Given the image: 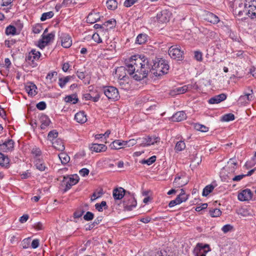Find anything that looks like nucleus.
<instances>
[{"label":"nucleus","instance_id":"obj_1","mask_svg":"<svg viewBox=\"0 0 256 256\" xmlns=\"http://www.w3.org/2000/svg\"><path fill=\"white\" fill-rule=\"evenodd\" d=\"M152 62L144 56H134L130 58V64L128 66L130 74H134L133 78L136 80H140L146 78L152 72L156 76L167 74L169 66L164 60L162 58Z\"/></svg>","mask_w":256,"mask_h":256},{"label":"nucleus","instance_id":"obj_2","mask_svg":"<svg viewBox=\"0 0 256 256\" xmlns=\"http://www.w3.org/2000/svg\"><path fill=\"white\" fill-rule=\"evenodd\" d=\"M102 92L108 100H116L120 98L118 89L112 86H104L102 87Z\"/></svg>","mask_w":256,"mask_h":256},{"label":"nucleus","instance_id":"obj_3","mask_svg":"<svg viewBox=\"0 0 256 256\" xmlns=\"http://www.w3.org/2000/svg\"><path fill=\"white\" fill-rule=\"evenodd\" d=\"M136 201L133 195L128 192V195H126L123 200V206L125 210L130 211L136 206Z\"/></svg>","mask_w":256,"mask_h":256},{"label":"nucleus","instance_id":"obj_4","mask_svg":"<svg viewBox=\"0 0 256 256\" xmlns=\"http://www.w3.org/2000/svg\"><path fill=\"white\" fill-rule=\"evenodd\" d=\"M168 54L171 58L180 60L183 58L184 52L181 50L180 46H172L168 50Z\"/></svg>","mask_w":256,"mask_h":256},{"label":"nucleus","instance_id":"obj_5","mask_svg":"<svg viewBox=\"0 0 256 256\" xmlns=\"http://www.w3.org/2000/svg\"><path fill=\"white\" fill-rule=\"evenodd\" d=\"M210 250L208 244L198 243L194 248L193 252L194 256H206L207 252Z\"/></svg>","mask_w":256,"mask_h":256},{"label":"nucleus","instance_id":"obj_6","mask_svg":"<svg viewBox=\"0 0 256 256\" xmlns=\"http://www.w3.org/2000/svg\"><path fill=\"white\" fill-rule=\"evenodd\" d=\"M79 178L76 174L72 175L70 176H64L62 182L66 185L65 191L70 190L72 186L76 184Z\"/></svg>","mask_w":256,"mask_h":256},{"label":"nucleus","instance_id":"obj_7","mask_svg":"<svg viewBox=\"0 0 256 256\" xmlns=\"http://www.w3.org/2000/svg\"><path fill=\"white\" fill-rule=\"evenodd\" d=\"M48 32V29L46 28L42 35V38L38 41V46L40 48H44L46 45H47L50 42L54 39V34L53 32H51L48 34H46V33Z\"/></svg>","mask_w":256,"mask_h":256},{"label":"nucleus","instance_id":"obj_8","mask_svg":"<svg viewBox=\"0 0 256 256\" xmlns=\"http://www.w3.org/2000/svg\"><path fill=\"white\" fill-rule=\"evenodd\" d=\"M130 64V60H129L128 62L126 64V67L124 66H120L119 68H118L116 70V74L118 78L120 80H126L128 79V77L126 76V71H127V72L132 76V78H134L133 76L135 74V73H134V74H130L128 70V66Z\"/></svg>","mask_w":256,"mask_h":256},{"label":"nucleus","instance_id":"obj_9","mask_svg":"<svg viewBox=\"0 0 256 256\" xmlns=\"http://www.w3.org/2000/svg\"><path fill=\"white\" fill-rule=\"evenodd\" d=\"M172 14L167 10H164L158 13L156 20L160 23H166L169 22Z\"/></svg>","mask_w":256,"mask_h":256},{"label":"nucleus","instance_id":"obj_10","mask_svg":"<svg viewBox=\"0 0 256 256\" xmlns=\"http://www.w3.org/2000/svg\"><path fill=\"white\" fill-rule=\"evenodd\" d=\"M14 148V142L12 139H8L4 142H0V150L4 152H11Z\"/></svg>","mask_w":256,"mask_h":256},{"label":"nucleus","instance_id":"obj_11","mask_svg":"<svg viewBox=\"0 0 256 256\" xmlns=\"http://www.w3.org/2000/svg\"><path fill=\"white\" fill-rule=\"evenodd\" d=\"M41 54L40 52L32 49L26 56V60L29 64L30 62L34 63V61L38 60L40 58Z\"/></svg>","mask_w":256,"mask_h":256},{"label":"nucleus","instance_id":"obj_12","mask_svg":"<svg viewBox=\"0 0 256 256\" xmlns=\"http://www.w3.org/2000/svg\"><path fill=\"white\" fill-rule=\"evenodd\" d=\"M160 138H156V140H152V137L147 136L146 138H138V142H140V144L142 146H150L151 144H154V143L157 142L160 140Z\"/></svg>","mask_w":256,"mask_h":256},{"label":"nucleus","instance_id":"obj_13","mask_svg":"<svg viewBox=\"0 0 256 256\" xmlns=\"http://www.w3.org/2000/svg\"><path fill=\"white\" fill-rule=\"evenodd\" d=\"M62 46L64 48H68L72 44L70 36L67 34L62 33L60 35Z\"/></svg>","mask_w":256,"mask_h":256},{"label":"nucleus","instance_id":"obj_14","mask_svg":"<svg viewBox=\"0 0 256 256\" xmlns=\"http://www.w3.org/2000/svg\"><path fill=\"white\" fill-rule=\"evenodd\" d=\"M252 193L250 189L243 190L239 193L238 196V200L240 201L249 200L252 198Z\"/></svg>","mask_w":256,"mask_h":256},{"label":"nucleus","instance_id":"obj_15","mask_svg":"<svg viewBox=\"0 0 256 256\" xmlns=\"http://www.w3.org/2000/svg\"><path fill=\"white\" fill-rule=\"evenodd\" d=\"M128 192H126L122 188H114L113 190V196L115 200H121L124 198L126 195H128Z\"/></svg>","mask_w":256,"mask_h":256},{"label":"nucleus","instance_id":"obj_16","mask_svg":"<svg viewBox=\"0 0 256 256\" xmlns=\"http://www.w3.org/2000/svg\"><path fill=\"white\" fill-rule=\"evenodd\" d=\"M25 90L28 92V96H36L38 92L36 91L37 87L34 83L27 82L25 86Z\"/></svg>","mask_w":256,"mask_h":256},{"label":"nucleus","instance_id":"obj_17","mask_svg":"<svg viewBox=\"0 0 256 256\" xmlns=\"http://www.w3.org/2000/svg\"><path fill=\"white\" fill-rule=\"evenodd\" d=\"M204 20L213 24H216L220 22V19L217 16L209 12H206Z\"/></svg>","mask_w":256,"mask_h":256},{"label":"nucleus","instance_id":"obj_18","mask_svg":"<svg viewBox=\"0 0 256 256\" xmlns=\"http://www.w3.org/2000/svg\"><path fill=\"white\" fill-rule=\"evenodd\" d=\"M248 6H246V15L252 18H256V5L251 4H248Z\"/></svg>","mask_w":256,"mask_h":256},{"label":"nucleus","instance_id":"obj_19","mask_svg":"<svg viewBox=\"0 0 256 256\" xmlns=\"http://www.w3.org/2000/svg\"><path fill=\"white\" fill-rule=\"evenodd\" d=\"M226 97L227 96L225 94H221L211 98L208 100V102L210 104H218L224 100L226 98Z\"/></svg>","mask_w":256,"mask_h":256},{"label":"nucleus","instance_id":"obj_20","mask_svg":"<svg viewBox=\"0 0 256 256\" xmlns=\"http://www.w3.org/2000/svg\"><path fill=\"white\" fill-rule=\"evenodd\" d=\"M185 178V176H177L174 182V186L177 188H180L187 184L188 181L186 180H184Z\"/></svg>","mask_w":256,"mask_h":256},{"label":"nucleus","instance_id":"obj_21","mask_svg":"<svg viewBox=\"0 0 256 256\" xmlns=\"http://www.w3.org/2000/svg\"><path fill=\"white\" fill-rule=\"evenodd\" d=\"M186 114L184 111H180L174 114L172 118V120L174 122H179L184 120L186 118Z\"/></svg>","mask_w":256,"mask_h":256},{"label":"nucleus","instance_id":"obj_22","mask_svg":"<svg viewBox=\"0 0 256 256\" xmlns=\"http://www.w3.org/2000/svg\"><path fill=\"white\" fill-rule=\"evenodd\" d=\"M246 6L248 4L239 3L238 6H236L234 10L235 13L240 16H243L244 14H246Z\"/></svg>","mask_w":256,"mask_h":256},{"label":"nucleus","instance_id":"obj_23","mask_svg":"<svg viewBox=\"0 0 256 256\" xmlns=\"http://www.w3.org/2000/svg\"><path fill=\"white\" fill-rule=\"evenodd\" d=\"M40 120L41 123L40 128L42 130L46 129L50 123V118L46 115L45 114H42L40 116Z\"/></svg>","mask_w":256,"mask_h":256},{"label":"nucleus","instance_id":"obj_24","mask_svg":"<svg viewBox=\"0 0 256 256\" xmlns=\"http://www.w3.org/2000/svg\"><path fill=\"white\" fill-rule=\"evenodd\" d=\"M76 120L80 124H84L87 120L86 116L84 111L77 112L74 116Z\"/></svg>","mask_w":256,"mask_h":256},{"label":"nucleus","instance_id":"obj_25","mask_svg":"<svg viewBox=\"0 0 256 256\" xmlns=\"http://www.w3.org/2000/svg\"><path fill=\"white\" fill-rule=\"evenodd\" d=\"M106 148L107 147L103 144H93L90 146V149L96 152H105Z\"/></svg>","mask_w":256,"mask_h":256},{"label":"nucleus","instance_id":"obj_26","mask_svg":"<svg viewBox=\"0 0 256 256\" xmlns=\"http://www.w3.org/2000/svg\"><path fill=\"white\" fill-rule=\"evenodd\" d=\"M52 142V146L56 150L60 151L64 150L65 148L64 142L62 140L58 138L53 141Z\"/></svg>","mask_w":256,"mask_h":256},{"label":"nucleus","instance_id":"obj_27","mask_svg":"<svg viewBox=\"0 0 256 256\" xmlns=\"http://www.w3.org/2000/svg\"><path fill=\"white\" fill-rule=\"evenodd\" d=\"M34 165L40 171H44L46 168L44 160L40 158H38L34 160Z\"/></svg>","mask_w":256,"mask_h":256},{"label":"nucleus","instance_id":"obj_28","mask_svg":"<svg viewBox=\"0 0 256 256\" xmlns=\"http://www.w3.org/2000/svg\"><path fill=\"white\" fill-rule=\"evenodd\" d=\"M99 19V16L97 14V13H90L88 14V16L86 18V22L90 24H94Z\"/></svg>","mask_w":256,"mask_h":256},{"label":"nucleus","instance_id":"obj_29","mask_svg":"<svg viewBox=\"0 0 256 256\" xmlns=\"http://www.w3.org/2000/svg\"><path fill=\"white\" fill-rule=\"evenodd\" d=\"M98 32L99 34L100 38L102 41L107 40L109 38L108 35V29L103 28L102 30H99Z\"/></svg>","mask_w":256,"mask_h":256},{"label":"nucleus","instance_id":"obj_30","mask_svg":"<svg viewBox=\"0 0 256 256\" xmlns=\"http://www.w3.org/2000/svg\"><path fill=\"white\" fill-rule=\"evenodd\" d=\"M10 163V160L7 156L0 153V165L3 166H8Z\"/></svg>","mask_w":256,"mask_h":256},{"label":"nucleus","instance_id":"obj_31","mask_svg":"<svg viewBox=\"0 0 256 256\" xmlns=\"http://www.w3.org/2000/svg\"><path fill=\"white\" fill-rule=\"evenodd\" d=\"M116 24V20L114 19L108 20L102 24L103 28L106 29H110L115 26Z\"/></svg>","mask_w":256,"mask_h":256},{"label":"nucleus","instance_id":"obj_32","mask_svg":"<svg viewBox=\"0 0 256 256\" xmlns=\"http://www.w3.org/2000/svg\"><path fill=\"white\" fill-rule=\"evenodd\" d=\"M60 160H61V162L63 164H68L70 160V156L64 152H61L58 154Z\"/></svg>","mask_w":256,"mask_h":256},{"label":"nucleus","instance_id":"obj_33","mask_svg":"<svg viewBox=\"0 0 256 256\" xmlns=\"http://www.w3.org/2000/svg\"><path fill=\"white\" fill-rule=\"evenodd\" d=\"M147 40V36L144 34H139L136 39V43L139 44H144Z\"/></svg>","mask_w":256,"mask_h":256},{"label":"nucleus","instance_id":"obj_34","mask_svg":"<svg viewBox=\"0 0 256 256\" xmlns=\"http://www.w3.org/2000/svg\"><path fill=\"white\" fill-rule=\"evenodd\" d=\"M78 98L74 94L67 96L64 98V100L66 102L76 104L78 102Z\"/></svg>","mask_w":256,"mask_h":256},{"label":"nucleus","instance_id":"obj_35","mask_svg":"<svg viewBox=\"0 0 256 256\" xmlns=\"http://www.w3.org/2000/svg\"><path fill=\"white\" fill-rule=\"evenodd\" d=\"M106 4L108 8L110 10H114L118 7V2L116 0H108Z\"/></svg>","mask_w":256,"mask_h":256},{"label":"nucleus","instance_id":"obj_36","mask_svg":"<svg viewBox=\"0 0 256 256\" xmlns=\"http://www.w3.org/2000/svg\"><path fill=\"white\" fill-rule=\"evenodd\" d=\"M253 98L252 94H246L244 95L241 96L239 98V100L242 102L248 103Z\"/></svg>","mask_w":256,"mask_h":256},{"label":"nucleus","instance_id":"obj_37","mask_svg":"<svg viewBox=\"0 0 256 256\" xmlns=\"http://www.w3.org/2000/svg\"><path fill=\"white\" fill-rule=\"evenodd\" d=\"M6 35H15L16 34V28L12 25H10L6 28Z\"/></svg>","mask_w":256,"mask_h":256},{"label":"nucleus","instance_id":"obj_38","mask_svg":"<svg viewBox=\"0 0 256 256\" xmlns=\"http://www.w3.org/2000/svg\"><path fill=\"white\" fill-rule=\"evenodd\" d=\"M58 132L56 130H54L48 132V139L51 142H52L58 137Z\"/></svg>","mask_w":256,"mask_h":256},{"label":"nucleus","instance_id":"obj_39","mask_svg":"<svg viewBox=\"0 0 256 256\" xmlns=\"http://www.w3.org/2000/svg\"><path fill=\"white\" fill-rule=\"evenodd\" d=\"M186 148V144L183 140H180L176 142L174 150L176 152H180Z\"/></svg>","mask_w":256,"mask_h":256},{"label":"nucleus","instance_id":"obj_40","mask_svg":"<svg viewBox=\"0 0 256 256\" xmlns=\"http://www.w3.org/2000/svg\"><path fill=\"white\" fill-rule=\"evenodd\" d=\"M72 78L71 76H67L64 78H60L58 79V84L61 88H64L66 84Z\"/></svg>","mask_w":256,"mask_h":256},{"label":"nucleus","instance_id":"obj_41","mask_svg":"<svg viewBox=\"0 0 256 256\" xmlns=\"http://www.w3.org/2000/svg\"><path fill=\"white\" fill-rule=\"evenodd\" d=\"M214 186L212 184H209L206 186L203 190L202 191V196H206L208 195L214 189Z\"/></svg>","mask_w":256,"mask_h":256},{"label":"nucleus","instance_id":"obj_42","mask_svg":"<svg viewBox=\"0 0 256 256\" xmlns=\"http://www.w3.org/2000/svg\"><path fill=\"white\" fill-rule=\"evenodd\" d=\"M228 167L231 168L230 171L234 172L237 167L238 163L234 158H230L228 162Z\"/></svg>","mask_w":256,"mask_h":256},{"label":"nucleus","instance_id":"obj_43","mask_svg":"<svg viewBox=\"0 0 256 256\" xmlns=\"http://www.w3.org/2000/svg\"><path fill=\"white\" fill-rule=\"evenodd\" d=\"M122 141L120 140H114L110 145L111 148L114 150H119L122 148Z\"/></svg>","mask_w":256,"mask_h":256},{"label":"nucleus","instance_id":"obj_44","mask_svg":"<svg viewBox=\"0 0 256 256\" xmlns=\"http://www.w3.org/2000/svg\"><path fill=\"white\" fill-rule=\"evenodd\" d=\"M95 208L98 212H102L103 208L104 209H107L106 202L105 201H102L100 204L97 203L95 204Z\"/></svg>","mask_w":256,"mask_h":256},{"label":"nucleus","instance_id":"obj_45","mask_svg":"<svg viewBox=\"0 0 256 256\" xmlns=\"http://www.w3.org/2000/svg\"><path fill=\"white\" fill-rule=\"evenodd\" d=\"M156 160V156H154L150 158H149L147 160H142L140 162L142 164H147L148 165L150 166L155 162Z\"/></svg>","mask_w":256,"mask_h":256},{"label":"nucleus","instance_id":"obj_46","mask_svg":"<svg viewBox=\"0 0 256 256\" xmlns=\"http://www.w3.org/2000/svg\"><path fill=\"white\" fill-rule=\"evenodd\" d=\"M54 12L52 11L44 12L42 14V16L40 18V20L42 21H44L47 19L52 18L54 16Z\"/></svg>","mask_w":256,"mask_h":256},{"label":"nucleus","instance_id":"obj_47","mask_svg":"<svg viewBox=\"0 0 256 256\" xmlns=\"http://www.w3.org/2000/svg\"><path fill=\"white\" fill-rule=\"evenodd\" d=\"M210 214L212 217H218L221 215L222 212L220 209L214 208L210 210Z\"/></svg>","mask_w":256,"mask_h":256},{"label":"nucleus","instance_id":"obj_48","mask_svg":"<svg viewBox=\"0 0 256 256\" xmlns=\"http://www.w3.org/2000/svg\"><path fill=\"white\" fill-rule=\"evenodd\" d=\"M32 154L34 155L36 160V158H40L42 152L39 148L35 147L32 148Z\"/></svg>","mask_w":256,"mask_h":256},{"label":"nucleus","instance_id":"obj_49","mask_svg":"<svg viewBox=\"0 0 256 256\" xmlns=\"http://www.w3.org/2000/svg\"><path fill=\"white\" fill-rule=\"evenodd\" d=\"M194 128L196 130H200L202 132H206L208 130V128L199 124H196L194 126Z\"/></svg>","mask_w":256,"mask_h":256},{"label":"nucleus","instance_id":"obj_50","mask_svg":"<svg viewBox=\"0 0 256 256\" xmlns=\"http://www.w3.org/2000/svg\"><path fill=\"white\" fill-rule=\"evenodd\" d=\"M234 119V114L230 113L224 114L222 117V120L224 122H229L232 120Z\"/></svg>","mask_w":256,"mask_h":256},{"label":"nucleus","instance_id":"obj_51","mask_svg":"<svg viewBox=\"0 0 256 256\" xmlns=\"http://www.w3.org/2000/svg\"><path fill=\"white\" fill-rule=\"evenodd\" d=\"M84 212V210L83 208H78L74 213V218H79L83 215Z\"/></svg>","mask_w":256,"mask_h":256},{"label":"nucleus","instance_id":"obj_52","mask_svg":"<svg viewBox=\"0 0 256 256\" xmlns=\"http://www.w3.org/2000/svg\"><path fill=\"white\" fill-rule=\"evenodd\" d=\"M188 86H184L180 88H178L175 89L174 91L177 92L178 94H184L188 91Z\"/></svg>","mask_w":256,"mask_h":256},{"label":"nucleus","instance_id":"obj_53","mask_svg":"<svg viewBox=\"0 0 256 256\" xmlns=\"http://www.w3.org/2000/svg\"><path fill=\"white\" fill-rule=\"evenodd\" d=\"M188 198V195H184V194H179L176 200H178L179 202V204H181L182 202H186Z\"/></svg>","mask_w":256,"mask_h":256},{"label":"nucleus","instance_id":"obj_54","mask_svg":"<svg viewBox=\"0 0 256 256\" xmlns=\"http://www.w3.org/2000/svg\"><path fill=\"white\" fill-rule=\"evenodd\" d=\"M42 30V26L40 24H38L32 26V32L34 34H39Z\"/></svg>","mask_w":256,"mask_h":256},{"label":"nucleus","instance_id":"obj_55","mask_svg":"<svg viewBox=\"0 0 256 256\" xmlns=\"http://www.w3.org/2000/svg\"><path fill=\"white\" fill-rule=\"evenodd\" d=\"M94 218V214L90 212H87L84 216V220L86 221L91 220Z\"/></svg>","mask_w":256,"mask_h":256},{"label":"nucleus","instance_id":"obj_56","mask_svg":"<svg viewBox=\"0 0 256 256\" xmlns=\"http://www.w3.org/2000/svg\"><path fill=\"white\" fill-rule=\"evenodd\" d=\"M103 194L102 190H100L98 192H94L92 195L91 198V200L94 201L96 198L100 197Z\"/></svg>","mask_w":256,"mask_h":256},{"label":"nucleus","instance_id":"obj_57","mask_svg":"<svg viewBox=\"0 0 256 256\" xmlns=\"http://www.w3.org/2000/svg\"><path fill=\"white\" fill-rule=\"evenodd\" d=\"M30 238H25L22 240V246L23 248L26 249L29 248L30 244Z\"/></svg>","mask_w":256,"mask_h":256},{"label":"nucleus","instance_id":"obj_58","mask_svg":"<svg viewBox=\"0 0 256 256\" xmlns=\"http://www.w3.org/2000/svg\"><path fill=\"white\" fill-rule=\"evenodd\" d=\"M92 40L97 43L102 42V40L100 38L98 32L94 33L92 36Z\"/></svg>","mask_w":256,"mask_h":256},{"label":"nucleus","instance_id":"obj_59","mask_svg":"<svg viewBox=\"0 0 256 256\" xmlns=\"http://www.w3.org/2000/svg\"><path fill=\"white\" fill-rule=\"evenodd\" d=\"M233 228V226L230 224H226L222 228V230L224 233H226L230 230H232Z\"/></svg>","mask_w":256,"mask_h":256},{"label":"nucleus","instance_id":"obj_60","mask_svg":"<svg viewBox=\"0 0 256 256\" xmlns=\"http://www.w3.org/2000/svg\"><path fill=\"white\" fill-rule=\"evenodd\" d=\"M194 58L198 61L201 62L202 60V53L199 51L194 52Z\"/></svg>","mask_w":256,"mask_h":256},{"label":"nucleus","instance_id":"obj_61","mask_svg":"<svg viewBox=\"0 0 256 256\" xmlns=\"http://www.w3.org/2000/svg\"><path fill=\"white\" fill-rule=\"evenodd\" d=\"M138 0H126L124 2V6L126 7H130L136 2Z\"/></svg>","mask_w":256,"mask_h":256},{"label":"nucleus","instance_id":"obj_62","mask_svg":"<svg viewBox=\"0 0 256 256\" xmlns=\"http://www.w3.org/2000/svg\"><path fill=\"white\" fill-rule=\"evenodd\" d=\"M16 42V40L12 39L10 40H6L4 42L5 45L8 48L12 47Z\"/></svg>","mask_w":256,"mask_h":256},{"label":"nucleus","instance_id":"obj_63","mask_svg":"<svg viewBox=\"0 0 256 256\" xmlns=\"http://www.w3.org/2000/svg\"><path fill=\"white\" fill-rule=\"evenodd\" d=\"M36 108L40 110H44L46 108V104L44 102H40L37 104Z\"/></svg>","mask_w":256,"mask_h":256},{"label":"nucleus","instance_id":"obj_64","mask_svg":"<svg viewBox=\"0 0 256 256\" xmlns=\"http://www.w3.org/2000/svg\"><path fill=\"white\" fill-rule=\"evenodd\" d=\"M89 172H90V171L88 168H83L80 170L79 173L80 176H85L88 174Z\"/></svg>","mask_w":256,"mask_h":256}]
</instances>
